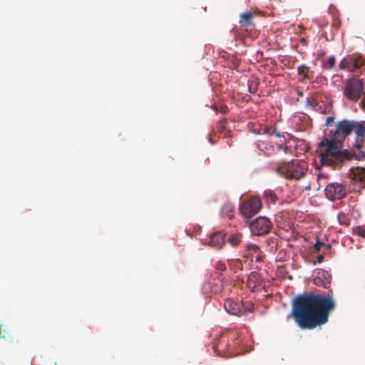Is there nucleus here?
Returning a JSON list of instances; mask_svg holds the SVG:
<instances>
[{
    "label": "nucleus",
    "instance_id": "1",
    "mask_svg": "<svg viewBox=\"0 0 365 365\" xmlns=\"http://www.w3.org/2000/svg\"><path fill=\"white\" fill-rule=\"evenodd\" d=\"M292 318L302 329H313L319 326V294L305 292L292 301L287 319Z\"/></svg>",
    "mask_w": 365,
    "mask_h": 365
},
{
    "label": "nucleus",
    "instance_id": "2",
    "mask_svg": "<svg viewBox=\"0 0 365 365\" xmlns=\"http://www.w3.org/2000/svg\"><path fill=\"white\" fill-rule=\"evenodd\" d=\"M307 168L305 161L294 160L279 166L277 172L285 178L299 180L306 174Z\"/></svg>",
    "mask_w": 365,
    "mask_h": 365
},
{
    "label": "nucleus",
    "instance_id": "3",
    "mask_svg": "<svg viewBox=\"0 0 365 365\" xmlns=\"http://www.w3.org/2000/svg\"><path fill=\"white\" fill-rule=\"evenodd\" d=\"M262 205L259 197H252L241 204L240 212L244 217L250 219L260 210Z\"/></svg>",
    "mask_w": 365,
    "mask_h": 365
},
{
    "label": "nucleus",
    "instance_id": "4",
    "mask_svg": "<svg viewBox=\"0 0 365 365\" xmlns=\"http://www.w3.org/2000/svg\"><path fill=\"white\" fill-rule=\"evenodd\" d=\"M364 91V85L360 79H349L344 88V94L352 101H357L362 95Z\"/></svg>",
    "mask_w": 365,
    "mask_h": 365
},
{
    "label": "nucleus",
    "instance_id": "5",
    "mask_svg": "<svg viewBox=\"0 0 365 365\" xmlns=\"http://www.w3.org/2000/svg\"><path fill=\"white\" fill-rule=\"evenodd\" d=\"M272 227V223L265 217H259L250 223V230L253 235H263L267 234Z\"/></svg>",
    "mask_w": 365,
    "mask_h": 365
},
{
    "label": "nucleus",
    "instance_id": "6",
    "mask_svg": "<svg viewBox=\"0 0 365 365\" xmlns=\"http://www.w3.org/2000/svg\"><path fill=\"white\" fill-rule=\"evenodd\" d=\"M325 195L330 200L342 199L346 194V189L342 184L331 182L324 189Z\"/></svg>",
    "mask_w": 365,
    "mask_h": 365
},
{
    "label": "nucleus",
    "instance_id": "7",
    "mask_svg": "<svg viewBox=\"0 0 365 365\" xmlns=\"http://www.w3.org/2000/svg\"><path fill=\"white\" fill-rule=\"evenodd\" d=\"M339 153L338 148L331 142L327 148V152L321 151V166L331 165Z\"/></svg>",
    "mask_w": 365,
    "mask_h": 365
},
{
    "label": "nucleus",
    "instance_id": "8",
    "mask_svg": "<svg viewBox=\"0 0 365 365\" xmlns=\"http://www.w3.org/2000/svg\"><path fill=\"white\" fill-rule=\"evenodd\" d=\"M334 302L329 295H321V325L328 321L329 312L334 309Z\"/></svg>",
    "mask_w": 365,
    "mask_h": 365
},
{
    "label": "nucleus",
    "instance_id": "9",
    "mask_svg": "<svg viewBox=\"0 0 365 365\" xmlns=\"http://www.w3.org/2000/svg\"><path fill=\"white\" fill-rule=\"evenodd\" d=\"M361 64L362 60L361 58H356L353 56L348 55L341 61L339 66L343 70H347L350 72H356Z\"/></svg>",
    "mask_w": 365,
    "mask_h": 365
},
{
    "label": "nucleus",
    "instance_id": "10",
    "mask_svg": "<svg viewBox=\"0 0 365 365\" xmlns=\"http://www.w3.org/2000/svg\"><path fill=\"white\" fill-rule=\"evenodd\" d=\"M258 148L264 152L266 155H272L277 150H283L285 153H287L289 149L292 148V145L288 147L287 145L282 144L274 145L272 142L261 141L258 144Z\"/></svg>",
    "mask_w": 365,
    "mask_h": 365
},
{
    "label": "nucleus",
    "instance_id": "11",
    "mask_svg": "<svg viewBox=\"0 0 365 365\" xmlns=\"http://www.w3.org/2000/svg\"><path fill=\"white\" fill-rule=\"evenodd\" d=\"M246 253L245 256L250 257L251 261H255L259 262L262 260V253L257 245L255 244H247L245 246Z\"/></svg>",
    "mask_w": 365,
    "mask_h": 365
},
{
    "label": "nucleus",
    "instance_id": "12",
    "mask_svg": "<svg viewBox=\"0 0 365 365\" xmlns=\"http://www.w3.org/2000/svg\"><path fill=\"white\" fill-rule=\"evenodd\" d=\"M354 122V120H347L340 121L338 123L337 127L333 135H336L339 134H350L353 131Z\"/></svg>",
    "mask_w": 365,
    "mask_h": 365
},
{
    "label": "nucleus",
    "instance_id": "13",
    "mask_svg": "<svg viewBox=\"0 0 365 365\" xmlns=\"http://www.w3.org/2000/svg\"><path fill=\"white\" fill-rule=\"evenodd\" d=\"M225 235L222 232H217L210 236L209 245L215 248L221 249L225 243Z\"/></svg>",
    "mask_w": 365,
    "mask_h": 365
},
{
    "label": "nucleus",
    "instance_id": "14",
    "mask_svg": "<svg viewBox=\"0 0 365 365\" xmlns=\"http://www.w3.org/2000/svg\"><path fill=\"white\" fill-rule=\"evenodd\" d=\"M356 135V144L363 141L365 133V121H354L353 131Z\"/></svg>",
    "mask_w": 365,
    "mask_h": 365
},
{
    "label": "nucleus",
    "instance_id": "15",
    "mask_svg": "<svg viewBox=\"0 0 365 365\" xmlns=\"http://www.w3.org/2000/svg\"><path fill=\"white\" fill-rule=\"evenodd\" d=\"M224 307L228 313L233 315H239L241 312L239 304L232 299H227L225 301Z\"/></svg>",
    "mask_w": 365,
    "mask_h": 365
},
{
    "label": "nucleus",
    "instance_id": "16",
    "mask_svg": "<svg viewBox=\"0 0 365 365\" xmlns=\"http://www.w3.org/2000/svg\"><path fill=\"white\" fill-rule=\"evenodd\" d=\"M308 117L305 114L294 115L292 118V123L296 127L297 130H303L306 128Z\"/></svg>",
    "mask_w": 365,
    "mask_h": 365
},
{
    "label": "nucleus",
    "instance_id": "17",
    "mask_svg": "<svg viewBox=\"0 0 365 365\" xmlns=\"http://www.w3.org/2000/svg\"><path fill=\"white\" fill-rule=\"evenodd\" d=\"M261 277L257 272H252L247 278V285L251 289H255L260 285Z\"/></svg>",
    "mask_w": 365,
    "mask_h": 365
},
{
    "label": "nucleus",
    "instance_id": "18",
    "mask_svg": "<svg viewBox=\"0 0 365 365\" xmlns=\"http://www.w3.org/2000/svg\"><path fill=\"white\" fill-rule=\"evenodd\" d=\"M253 14L251 11H247L240 14V23L243 26H250L252 24Z\"/></svg>",
    "mask_w": 365,
    "mask_h": 365
},
{
    "label": "nucleus",
    "instance_id": "19",
    "mask_svg": "<svg viewBox=\"0 0 365 365\" xmlns=\"http://www.w3.org/2000/svg\"><path fill=\"white\" fill-rule=\"evenodd\" d=\"M222 214L230 219L234 217L233 205L230 203H225L222 207Z\"/></svg>",
    "mask_w": 365,
    "mask_h": 365
},
{
    "label": "nucleus",
    "instance_id": "20",
    "mask_svg": "<svg viewBox=\"0 0 365 365\" xmlns=\"http://www.w3.org/2000/svg\"><path fill=\"white\" fill-rule=\"evenodd\" d=\"M242 234L235 233L230 236L228 242L233 247H237L242 241Z\"/></svg>",
    "mask_w": 365,
    "mask_h": 365
},
{
    "label": "nucleus",
    "instance_id": "21",
    "mask_svg": "<svg viewBox=\"0 0 365 365\" xmlns=\"http://www.w3.org/2000/svg\"><path fill=\"white\" fill-rule=\"evenodd\" d=\"M264 197L267 200L270 201L272 202H275L277 200V197L274 191L271 190H266L264 191Z\"/></svg>",
    "mask_w": 365,
    "mask_h": 365
},
{
    "label": "nucleus",
    "instance_id": "22",
    "mask_svg": "<svg viewBox=\"0 0 365 365\" xmlns=\"http://www.w3.org/2000/svg\"><path fill=\"white\" fill-rule=\"evenodd\" d=\"M212 109L217 113H220L222 114H225L228 111V108L227 106L222 103L215 104L212 106Z\"/></svg>",
    "mask_w": 365,
    "mask_h": 365
},
{
    "label": "nucleus",
    "instance_id": "23",
    "mask_svg": "<svg viewBox=\"0 0 365 365\" xmlns=\"http://www.w3.org/2000/svg\"><path fill=\"white\" fill-rule=\"evenodd\" d=\"M308 72H309V68L307 67L306 66L302 65L298 68V73L303 78H305L306 77H307Z\"/></svg>",
    "mask_w": 365,
    "mask_h": 365
},
{
    "label": "nucleus",
    "instance_id": "24",
    "mask_svg": "<svg viewBox=\"0 0 365 365\" xmlns=\"http://www.w3.org/2000/svg\"><path fill=\"white\" fill-rule=\"evenodd\" d=\"M307 106L312 108H316L318 106V100L314 98H307Z\"/></svg>",
    "mask_w": 365,
    "mask_h": 365
},
{
    "label": "nucleus",
    "instance_id": "25",
    "mask_svg": "<svg viewBox=\"0 0 365 365\" xmlns=\"http://www.w3.org/2000/svg\"><path fill=\"white\" fill-rule=\"evenodd\" d=\"M354 232L358 236L365 237V226H358L354 230Z\"/></svg>",
    "mask_w": 365,
    "mask_h": 365
},
{
    "label": "nucleus",
    "instance_id": "26",
    "mask_svg": "<svg viewBox=\"0 0 365 365\" xmlns=\"http://www.w3.org/2000/svg\"><path fill=\"white\" fill-rule=\"evenodd\" d=\"M227 120L225 118L220 119L217 123V130L219 132H222L225 128V124Z\"/></svg>",
    "mask_w": 365,
    "mask_h": 365
},
{
    "label": "nucleus",
    "instance_id": "27",
    "mask_svg": "<svg viewBox=\"0 0 365 365\" xmlns=\"http://www.w3.org/2000/svg\"><path fill=\"white\" fill-rule=\"evenodd\" d=\"M287 214L284 212H279L277 213L276 215H275V221L277 224H279L280 226H281V223H282V221L283 220L284 216L286 215Z\"/></svg>",
    "mask_w": 365,
    "mask_h": 365
},
{
    "label": "nucleus",
    "instance_id": "28",
    "mask_svg": "<svg viewBox=\"0 0 365 365\" xmlns=\"http://www.w3.org/2000/svg\"><path fill=\"white\" fill-rule=\"evenodd\" d=\"M335 63V58L334 56H330L329 58L328 61L324 65V67L325 68H331Z\"/></svg>",
    "mask_w": 365,
    "mask_h": 365
},
{
    "label": "nucleus",
    "instance_id": "29",
    "mask_svg": "<svg viewBox=\"0 0 365 365\" xmlns=\"http://www.w3.org/2000/svg\"><path fill=\"white\" fill-rule=\"evenodd\" d=\"M269 128H264V133H270L271 135H274L276 137H280L281 135L279 133V132H277L275 129L272 132L270 133L269 131Z\"/></svg>",
    "mask_w": 365,
    "mask_h": 365
},
{
    "label": "nucleus",
    "instance_id": "30",
    "mask_svg": "<svg viewBox=\"0 0 365 365\" xmlns=\"http://www.w3.org/2000/svg\"><path fill=\"white\" fill-rule=\"evenodd\" d=\"M302 145H303V148H302L303 150L307 151L308 150V148L305 145L304 141H297V144L294 146L297 148L298 146H302Z\"/></svg>",
    "mask_w": 365,
    "mask_h": 365
},
{
    "label": "nucleus",
    "instance_id": "31",
    "mask_svg": "<svg viewBox=\"0 0 365 365\" xmlns=\"http://www.w3.org/2000/svg\"><path fill=\"white\" fill-rule=\"evenodd\" d=\"M334 117L329 116L326 119V125L329 126V125H332L334 123Z\"/></svg>",
    "mask_w": 365,
    "mask_h": 365
},
{
    "label": "nucleus",
    "instance_id": "32",
    "mask_svg": "<svg viewBox=\"0 0 365 365\" xmlns=\"http://www.w3.org/2000/svg\"><path fill=\"white\" fill-rule=\"evenodd\" d=\"M314 247L317 251H319V238H317Z\"/></svg>",
    "mask_w": 365,
    "mask_h": 365
},
{
    "label": "nucleus",
    "instance_id": "33",
    "mask_svg": "<svg viewBox=\"0 0 365 365\" xmlns=\"http://www.w3.org/2000/svg\"><path fill=\"white\" fill-rule=\"evenodd\" d=\"M309 261L313 265H315L317 262H319V255H317L314 259Z\"/></svg>",
    "mask_w": 365,
    "mask_h": 365
},
{
    "label": "nucleus",
    "instance_id": "34",
    "mask_svg": "<svg viewBox=\"0 0 365 365\" xmlns=\"http://www.w3.org/2000/svg\"><path fill=\"white\" fill-rule=\"evenodd\" d=\"M331 104L330 103H328L327 105H326V107H325V110L323 111L321 110V113H327V112H329L331 110Z\"/></svg>",
    "mask_w": 365,
    "mask_h": 365
},
{
    "label": "nucleus",
    "instance_id": "35",
    "mask_svg": "<svg viewBox=\"0 0 365 365\" xmlns=\"http://www.w3.org/2000/svg\"><path fill=\"white\" fill-rule=\"evenodd\" d=\"M226 268L225 265L223 264V263H220L219 262L218 265H217V269H220V270H225Z\"/></svg>",
    "mask_w": 365,
    "mask_h": 365
},
{
    "label": "nucleus",
    "instance_id": "36",
    "mask_svg": "<svg viewBox=\"0 0 365 365\" xmlns=\"http://www.w3.org/2000/svg\"><path fill=\"white\" fill-rule=\"evenodd\" d=\"M320 246H321V250L323 248L329 249L331 247V245L329 244L324 245L322 242H321Z\"/></svg>",
    "mask_w": 365,
    "mask_h": 365
},
{
    "label": "nucleus",
    "instance_id": "37",
    "mask_svg": "<svg viewBox=\"0 0 365 365\" xmlns=\"http://www.w3.org/2000/svg\"><path fill=\"white\" fill-rule=\"evenodd\" d=\"M321 274H322V272H321ZM322 275H323V277H324V278H326V279H327V276H328V275H329V274H328L327 272H326L325 271H323V272H322Z\"/></svg>",
    "mask_w": 365,
    "mask_h": 365
},
{
    "label": "nucleus",
    "instance_id": "38",
    "mask_svg": "<svg viewBox=\"0 0 365 365\" xmlns=\"http://www.w3.org/2000/svg\"><path fill=\"white\" fill-rule=\"evenodd\" d=\"M317 180H319V173L317 174Z\"/></svg>",
    "mask_w": 365,
    "mask_h": 365
},
{
    "label": "nucleus",
    "instance_id": "39",
    "mask_svg": "<svg viewBox=\"0 0 365 365\" xmlns=\"http://www.w3.org/2000/svg\"><path fill=\"white\" fill-rule=\"evenodd\" d=\"M320 145H321V147H322L324 145V142L321 141Z\"/></svg>",
    "mask_w": 365,
    "mask_h": 365
},
{
    "label": "nucleus",
    "instance_id": "40",
    "mask_svg": "<svg viewBox=\"0 0 365 365\" xmlns=\"http://www.w3.org/2000/svg\"><path fill=\"white\" fill-rule=\"evenodd\" d=\"M320 260H321V262L323 260V256L322 255H321Z\"/></svg>",
    "mask_w": 365,
    "mask_h": 365
},
{
    "label": "nucleus",
    "instance_id": "41",
    "mask_svg": "<svg viewBox=\"0 0 365 365\" xmlns=\"http://www.w3.org/2000/svg\"><path fill=\"white\" fill-rule=\"evenodd\" d=\"M307 189L309 190V189H310V185H308V186L307 187Z\"/></svg>",
    "mask_w": 365,
    "mask_h": 365
},
{
    "label": "nucleus",
    "instance_id": "42",
    "mask_svg": "<svg viewBox=\"0 0 365 365\" xmlns=\"http://www.w3.org/2000/svg\"><path fill=\"white\" fill-rule=\"evenodd\" d=\"M316 169H317V170H319V167L317 165Z\"/></svg>",
    "mask_w": 365,
    "mask_h": 365
}]
</instances>
